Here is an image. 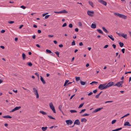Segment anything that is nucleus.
<instances>
[{
	"instance_id": "1",
	"label": "nucleus",
	"mask_w": 131,
	"mask_h": 131,
	"mask_svg": "<svg viewBox=\"0 0 131 131\" xmlns=\"http://www.w3.org/2000/svg\"><path fill=\"white\" fill-rule=\"evenodd\" d=\"M114 14L115 16H118L120 18H121L124 19H126L127 18V16H126L120 14L118 13H114Z\"/></svg>"
},
{
	"instance_id": "2",
	"label": "nucleus",
	"mask_w": 131,
	"mask_h": 131,
	"mask_svg": "<svg viewBox=\"0 0 131 131\" xmlns=\"http://www.w3.org/2000/svg\"><path fill=\"white\" fill-rule=\"evenodd\" d=\"M106 84H100L98 88L101 90H103L106 89Z\"/></svg>"
},
{
	"instance_id": "3",
	"label": "nucleus",
	"mask_w": 131,
	"mask_h": 131,
	"mask_svg": "<svg viewBox=\"0 0 131 131\" xmlns=\"http://www.w3.org/2000/svg\"><path fill=\"white\" fill-rule=\"evenodd\" d=\"M49 105L50 108L52 110L53 113H56V112L54 108V106L53 105L52 103V102L50 103L49 104Z\"/></svg>"
},
{
	"instance_id": "4",
	"label": "nucleus",
	"mask_w": 131,
	"mask_h": 131,
	"mask_svg": "<svg viewBox=\"0 0 131 131\" xmlns=\"http://www.w3.org/2000/svg\"><path fill=\"white\" fill-rule=\"evenodd\" d=\"M33 92L34 93V94L36 95V98H38L39 97V95L37 89L35 88H33Z\"/></svg>"
},
{
	"instance_id": "5",
	"label": "nucleus",
	"mask_w": 131,
	"mask_h": 131,
	"mask_svg": "<svg viewBox=\"0 0 131 131\" xmlns=\"http://www.w3.org/2000/svg\"><path fill=\"white\" fill-rule=\"evenodd\" d=\"M123 81H120L118 82L114 85V86H117L118 87H122V84L123 83Z\"/></svg>"
},
{
	"instance_id": "6",
	"label": "nucleus",
	"mask_w": 131,
	"mask_h": 131,
	"mask_svg": "<svg viewBox=\"0 0 131 131\" xmlns=\"http://www.w3.org/2000/svg\"><path fill=\"white\" fill-rule=\"evenodd\" d=\"M94 13L93 11H91L88 10L87 11V14L89 16L91 17H93V14Z\"/></svg>"
},
{
	"instance_id": "7",
	"label": "nucleus",
	"mask_w": 131,
	"mask_h": 131,
	"mask_svg": "<svg viewBox=\"0 0 131 131\" xmlns=\"http://www.w3.org/2000/svg\"><path fill=\"white\" fill-rule=\"evenodd\" d=\"M106 84L107 88L109 87L114 85V82H111L108 83L107 84Z\"/></svg>"
},
{
	"instance_id": "8",
	"label": "nucleus",
	"mask_w": 131,
	"mask_h": 131,
	"mask_svg": "<svg viewBox=\"0 0 131 131\" xmlns=\"http://www.w3.org/2000/svg\"><path fill=\"white\" fill-rule=\"evenodd\" d=\"M66 123L67 125H70L73 123L72 121L71 120H68L66 121Z\"/></svg>"
},
{
	"instance_id": "9",
	"label": "nucleus",
	"mask_w": 131,
	"mask_h": 131,
	"mask_svg": "<svg viewBox=\"0 0 131 131\" xmlns=\"http://www.w3.org/2000/svg\"><path fill=\"white\" fill-rule=\"evenodd\" d=\"M69 81V80H66L65 81V82L64 83V86H66V85H67V83H68V84H67V85H68L69 84H71L72 83V82H69L68 83V82Z\"/></svg>"
},
{
	"instance_id": "10",
	"label": "nucleus",
	"mask_w": 131,
	"mask_h": 131,
	"mask_svg": "<svg viewBox=\"0 0 131 131\" xmlns=\"http://www.w3.org/2000/svg\"><path fill=\"white\" fill-rule=\"evenodd\" d=\"M80 124V122L79 121V120L78 119L76 120L74 123V124H76L77 125H79Z\"/></svg>"
},
{
	"instance_id": "11",
	"label": "nucleus",
	"mask_w": 131,
	"mask_h": 131,
	"mask_svg": "<svg viewBox=\"0 0 131 131\" xmlns=\"http://www.w3.org/2000/svg\"><path fill=\"white\" fill-rule=\"evenodd\" d=\"M99 2L105 6H106L107 5V3L103 0H100V1H99Z\"/></svg>"
},
{
	"instance_id": "12",
	"label": "nucleus",
	"mask_w": 131,
	"mask_h": 131,
	"mask_svg": "<svg viewBox=\"0 0 131 131\" xmlns=\"http://www.w3.org/2000/svg\"><path fill=\"white\" fill-rule=\"evenodd\" d=\"M40 80L42 81V82L43 84H46V82L44 80L43 78L41 76H40Z\"/></svg>"
},
{
	"instance_id": "13",
	"label": "nucleus",
	"mask_w": 131,
	"mask_h": 131,
	"mask_svg": "<svg viewBox=\"0 0 131 131\" xmlns=\"http://www.w3.org/2000/svg\"><path fill=\"white\" fill-rule=\"evenodd\" d=\"M103 108V107H101V108H98L97 109H96L95 110H94V111H93V112H97L98 111H99L101 110Z\"/></svg>"
},
{
	"instance_id": "14",
	"label": "nucleus",
	"mask_w": 131,
	"mask_h": 131,
	"mask_svg": "<svg viewBox=\"0 0 131 131\" xmlns=\"http://www.w3.org/2000/svg\"><path fill=\"white\" fill-rule=\"evenodd\" d=\"M124 125V126H131V125L129 123L127 122H125Z\"/></svg>"
},
{
	"instance_id": "15",
	"label": "nucleus",
	"mask_w": 131,
	"mask_h": 131,
	"mask_svg": "<svg viewBox=\"0 0 131 131\" xmlns=\"http://www.w3.org/2000/svg\"><path fill=\"white\" fill-rule=\"evenodd\" d=\"M127 35L126 34H124L123 33L121 34V36H122L124 38L127 39Z\"/></svg>"
},
{
	"instance_id": "16",
	"label": "nucleus",
	"mask_w": 131,
	"mask_h": 131,
	"mask_svg": "<svg viewBox=\"0 0 131 131\" xmlns=\"http://www.w3.org/2000/svg\"><path fill=\"white\" fill-rule=\"evenodd\" d=\"M108 36L112 40L114 41V38L113 37V36L112 35H108Z\"/></svg>"
},
{
	"instance_id": "17",
	"label": "nucleus",
	"mask_w": 131,
	"mask_h": 131,
	"mask_svg": "<svg viewBox=\"0 0 131 131\" xmlns=\"http://www.w3.org/2000/svg\"><path fill=\"white\" fill-rule=\"evenodd\" d=\"M88 3L91 6L93 7H94L93 3L92 2L89 1H88Z\"/></svg>"
},
{
	"instance_id": "18",
	"label": "nucleus",
	"mask_w": 131,
	"mask_h": 131,
	"mask_svg": "<svg viewBox=\"0 0 131 131\" xmlns=\"http://www.w3.org/2000/svg\"><path fill=\"white\" fill-rule=\"evenodd\" d=\"M3 117L4 118H12V117L11 116H10L8 115L4 116H3Z\"/></svg>"
},
{
	"instance_id": "19",
	"label": "nucleus",
	"mask_w": 131,
	"mask_h": 131,
	"mask_svg": "<svg viewBox=\"0 0 131 131\" xmlns=\"http://www.w3.org/2000/svg\"><path fill=\"white\" fill-rule=\"evenodd\" d=\"M102 28L104 31L106 33H108L109 32L106 29L105 27H103Z\"/></svg>"
},
{
	"instance_id": "20",
	"label": "nucleus",
	"mask_w": 131,
	"mask_h": 131,
	"mask_svg": "<svg viewBox=\"0 0 131 131\" xmlns=\"http://www.w3.org/2000/svg\"><path fill=\"white\" fill-rule=\"evenodd\" d=\"M87 121V120L84 118H82L81 119V122H85Z\"/></svg>"
},
{
	"instance_id": "21",
	"label": "nucleus",
	"mask_w": 131,
	"mask_h": 131,
	"mask_svg": "<svg viewBox=\"0 0 131 131\" xmlns=\"http://www.w3.org/2000/svg\"><path fill=\"white\" fill-rule=\"evenodd\" d=\"M91 27V28H95L96 27V25L95 24H92Z\"/></svg>"
},
{
	"instance_id": "22",
	"label": "nucleus",
	"mask_w": 131,
	"mask_h": 131,
	"mask_svg": "<svg viewBox=\"0 0 131 131\" xmlns=\"http://www.w3.org/2000/svg\"><path fill=\"white\" fill-rule=\"evenodd\" d=\"M22 57L23 60H24L26 57L25 54L24 53H23L22 54Z\"/></svg>"
},
{
	"instance_id": "23",
	"label": "nucleus",
	"mask_w": 131,
	"mask_h": 131,
	"mask_svg": "<svg viewBox=\"0 0 131 131\" xmlns=\"http://www.w3.org/2000/svg\"><path fill=\"white\" fill-rule=\"evenodd\" d=\"M47 127H42L41 128V129L43 131H45L47 129Z\"/></svg>"
},
{
	"instance_id": "24",
	"label": "nucleus",
	"mask_w": 131,
	"mask_h": 131,
	"mask_svg": "<svg viewBox=\"0 0 131 131\" xmlns=\"http://www.w3.org/2000/svg\"><path fill=\"white\" fill-rule=\"evenodd\" d=\"M62 105H59V110H60V111H61V112L63 114V112L61 110V108H62Z\"/></svg>"
},
{
	"instance_id": "25",
	"label": "nucleus",
	"mask_w": 131,
	"mask_h": 131,
	"mask_svg": "<svg viewBox=\"0 0 131 131\" xmlns=\"http://www.w3.org/2000/svg\"><path fill=\"white\" fill-rule=\"evenodd\" d=\"M39 113L42 114L43 115H47V113L43 111H40L39 112Z\"/></svg>"
},
{
	"instance_id": "26",
	"label": "nucleus",
	"mask_w": 131,
	"mask_h": 131,
	"mask_svg": "<svg viewBox=\"0 0 131 131\" xmlns=\"http://www.w3.org/2000/svg\"><path fill=\"white\" fill-rule=\"evenodd\" d=\"M80 82L81 84L82 85H84L86 84V82H83L81 80L80 81Z\"/></svg>"
},
{
	"instance_id": "27",
	"label": "nucleus",
	"mask_w": 131,
	"mask_h": 131,
	"mask_svg": "<svg viewBox=\"0 0 131 131\" xmlns=\"http://www.w3.org/2000/svg\"><path fill=\"white\" fill-rule=\"evenodd\" d=\"M122 129V128L121 127L119 128H117L116 129L112 130V131H118L121 130Z\"/></svg>"
},
{
	"instance_id": "28",
	"label": "nucleus",
	"mask_w": 131,
	"mask_h": 131,
	"mask_svg": "<svg viewBox=\"0 0 131 131\" xmlns=\"http://www.w3.org/2000/svg\"><path fill=\"white\" fill-rule=\"evenodd\" d=\"M97 31L100 34H103V31L101 29H97Z\"/></svg>"
},
{
	"instance_id": "29",
	"label": "nucleus",
	"mask_w": 131,
	"mask_h": 131,
	"mask_svg": "<svg viewBox=\"0 0 131 131\" xmlns=\"http://www.w3.org/2000/svg\"><path fill=\"white\" fill-rule=\"evenodd\" d=\"M75 78L77 81H78L80 80V78L79 77H75Z\"/></svg>"
},
{
	"instance_id": "30",
	"label": "nucleus",
	"mask_w": 131,
	"mask_h": 131,
	"mask_svg": "<svg viewBox=\"0 0 131 131\" xmlns=\"http://www.w3.org/2000/svg\"><path fill=\"white\" fill-rule=\"evenodd\" d=\"M70 111L71 113H77V112L75 110H70Z\"/></svg>"
},
{
	"instance_id": "31",
	"label": "nucleus",
	"mask_w": 131,
	"mask_h": 131,
	"mask_svg": "<svg viewBox=\"0 0 131 131\" xmlns=\"http://www.w3.org/2000/svg\"><path fill=\"white\" fill-rule=\"evenodd\" d=\"M119 44L120 46L121 47H122L124 46V43L122 42H120L119 43Z\"/></svg>"
},
{
	"instance_id": "32",
	"label": "nucleus",
	"mask_w": 131,
	"mask_h": 131,
	"mask_svg": "<svg viewBox=\"0 0 131 131\" xmlns=\"http://www.w3.org/2000/svg\"><path fill=\"white\" fill-rule=\"evenodd\" d=\"M20 106L14 108L15 110V111L18 110L21 108Z\"/></svg>"
},
{
	"instance_id": "33",
	"label": "nucleus",
	"mask_w": 131,
	"mask_h": 131,
	"mask_svg": "<svg viewBox=\"0 0 131 131\" xmlns=\"http://www.w3.org/2000/svg\"><path fill=\"white\" fill-rule=\"evenodd\" d=\"M46 51L48 53H52V52L50 50L48 49H46Z\"/></svg>"
},
{
	"instance_id": "34",
	"label": "nucleus",
	"mask_w": 131,
	"mask_h": 131,
	"mask_svg": "<svg viewBox=\"0 0 131 131\" xmlns=\"http://www.w3.org/2000/svg\"><path fill=\"white\" fill-rule=\"evenodd\" d=\"M84 104V103H83L80 104V105L79 106V107H78V108H80L82 107L83 106Z\"/></svg>"
},
{
	"instance_id": "35",
	"label": "nucleus",
	"mask_w": 131,
	"mask_h": 131,
	"mask_svg": "<svg viewBox=\"0 0 131 131\" xmlns=\"http://www.w3.org/2000/svg\"><path fill=\"white\" fill-rule=\"evenodd\" d=\"M27 64L30 66H31L32 65V64L31 62H28L27 63Z\"/></svg>"
},
{
	"instance_id": "36",
	"label": "nucleus",
	"mask_w": 131,
	"mask_h": 131,
	"mask_svg": "<svg viewBox=\"0 0 131 131\" xmlns=\"http://www.w3.org/2000/svg\"><path fill=\"white\" fill-rule=\"evenodd\" d=\"M48 117L50 119H55V118L52 117L50 115H48Z\"/></svg>"
},
{
	"instance_id": "37",
	"label": "nucleus",
	"mask_w": 131,
	"mask_h": 131,
	"mask_svg": "<svg viewBox=\"0 0 131 131\" xmlns=\"http://www.w3.org/2000/svg\"><path fill=\"white\" fill-rule=\"evenodd\" d=\"M75 45V41L73 40V41L72 42L71 45L72 46Z\"/></svg>"
},
{
	"instance_id": "38",
	"label": "nucleus",
	"mask_w": 131,
	"mask_h": 131,
	"mask_svg": "<svg viewBox=\"0 0 131 131\" xmlns=\"http://www.w3.org/2000/svg\"><path fill=\"white\" fill-rule=\"evenodd\" d=\"M86 110V109H84L82 110H81V111L79 112L80 113H82L84 112Z\"/></svg>"
},
{
	"instance_id": "39",
	"label": "nucleus",
	"mask_w": 131,
	"mask_h": 131,
	"mask_svg": "<svg viewBox=\"0 0 131 131\" xmlns=\"http://www.w3.org/2000/svg\"><path fill=\"white\" fill-rule=\"evenodd\" d=\"M116 120H115V119L114 120H113L112 122V124H114L116 122Z\"/></svg>"
},
{
	"instance_id": "40",
	"label": "nucleus",
	"mask_w": 131,
	"mask_h": 131,
	"mask_svg": "<svg viewBox=\"0 0 131 131\" xmlns=\"http://www.w3.org/2000/svg\"><path fill=\"white\" fill-rule=\"evenodd\" d=\"M55 53L57 54V55L59 57V52L58 51H57L56 52H55Z\"/></svg>"
},
{
	"instance_id": "41",
	"label": "nucleus",
	"mask_w": 131,
	"mask_h": 131,
	"mask_svg": "<svg viewBox=\"0 0 131 131\" xmlns=\"http://www.w3.org/2000/svg\"><path fill=\"white\" fill-rule=\"evenodd\" d=\"M62 10L63 13H68V12L65 10Z\"/></svg>"
},
{
	"instance_id": "42",
	"label": "nucleus",
	"mask_w": 131,
	"mask_h": 131,
	"mask_svg": "<svg viewBox=\"0 0 131 131\" xmlns=\"http://www.w3.org/2000/svg\"><path fill=\"white\" fill-rule=\"evenodd\" d=\"M69 26L70 28H71L73 27L72 25L71 24H69Z\"/></svg>"
},
{
	"instance_id": "43",
	"label": "nucleus",
	"mask_w": 131,
	"mask_h": 131,
	"mask_svg": "<svg viewBox=\"0 0 131 131\" xmlns=\"http://www.w3.org/2000/svg\"><path fill=\"white\" fill-rule=\"evenodd\" d=\"M67 24L66 23H64L62 25V27H64L67 26Z\"/></svg>"
},
{
	"instance_id": "44",
	"label": "nucleus",
	"mask_w": 131,
	"mask_h": 131,
	"mask_svg": "<svg viewBox=\"0 0 131 131\" xmlns=\"http://www.w3.org/2000/svg\"><path fill=\"white\" fill-rule=\"evenodd\" d=\"M89 115V114H88L87 113H85L82 116H88Z\"/></svg>"
},
{
	"instance_id": "45",
	"label": "nucleus",
	"mask_w": 131,
	"mask_h": 131,
	"mask_svg": "<svg viewBox=\"0 0 131 131\" xmlns=\"http://www.w3.org/2000/svg\"><path fill=\"white\" fill-rule=\"evenodd\" d=\"M20 7L24 9L26 8V7L22 5L20 6Z\"/></svg>"
},
{
	"instance_id": "46",
	"label": "nucleus",
	"mask_w": 131,
	"mask_h": 131,
	"mask_svg": "<svg viewBox=\"0 0 131 131\" xmlns=\"http://www.w3.org/2000/svg\"><path fill=\"white\" fill-rule=\"evenodd\" d=\"M50 16V15H47L45 17V18L46 19H47Z\"/></svg>"
},
{
	"instance_id": "47",
	"label": "nucleus",
	"mask_w": 131,
	"mask_h": 131,
	"mask_svg": "<svg viewBox=\"0 0 131 131\" xmlns=\"http://www.w3.org/2000/svg\"><path fill=\"white\" fill-rule=\"evenodd\" d=\"M113 101H106L105 102V103H112L113 102Z\"/></svg>"
},
{
	"instance_id": "48",
	"label": "nucleus",
	"mask_w": 131,
	"mask_h": 131,
	"mask_svg": "<svg viewBox=\"0 0 131 131\" xmlns=\"http://www.w3.org/2000/svg\"><path fill=\"white\" fill-rule=\"evenodd\" d=\"M121 51L123 53H124L125 52V49L124 48L122 49L121 50Z\"/></svg>"
},
{
	"instance_id": "49",
	"label": "nucleus",
	"mask_w": 131,
	"mask_h": 131,
	"mask_svg": "<svg viewBox=\"0 0 131 131\" xmlns=\"http://www.w3.org/2000/svg\"><path fill=\"white\" fill-rule=\"evenodd\" d=\"M14 22V21H9L8 23L10 24H12Z\"/></svg>"
},
{
	"instance_id": "50",
	"label": "nucleus",
	"mask_w": 131,
	"mask_h": 131,
	"mask_svg": "<svg viewBox=\"0 0 131 131\" xmlns=\"http://www.w3.org/2000/svg\"><path fill=\"white\" fill-rule=\"evenodd\" d=\"M100 95V94H98L97 95H96L95 96V97L96 99H98L99 98V96Z\"/></svg>"
},
{
	"instance_id": "51",
	"label": "nucleus",
	"mask_w": 131,
	"mask_h": 131,
	"mask_svg": "<svg viewBox=\"0 0 131 131\" xmlns=\"http://www.w3.org/2000/svg\"><path fill=\"white\" fill-rule=\"evenodd\" d=\"M108 46V45H105L103 47L104 48H106Z\"/></svg>"
},
{
	"instance_id": "52",
	"label": "nucleus",
	"mask_w": 131,
	"mask_h": 131,
	"mask_svg": "<svg viewBox=\"0 0 131 131\" xmlns=\"http://www.w3.org/2000/svg\"><path fill=\"white\" fill-rule=\"evenodd\" d=\"M35 75H37L38 77V78H39V74H38L37 73V72H36L35 73Z\"/></svg>"
},
{
	"instance_id": "53",
	"label": "nucleus",
	"mask_w": 131,
	"mask_h": 131,
	"mask_svg": "<svg viewBox=\"0 0 131 131\" xmlns=\"http://www.w3.org/2000/svg\"><path fill=\"white\" fill-rule=\"evenodd\" d=\"M79 45L80 46H82L83 45V44L82 42H80L79 43Z\"/></svg>"
},
{
	"instance_id": "54",
	"label": "nucleus",
	"mask_w": 131,
	"mask_h": 131,
	"mask_svg": "<svg viewBox=\"0 0 131 131\" xmlns=\"http://www.w3.org/2000/svg\"><path fill=\"white\" fill-rule=\"evenodd\" d=\"M53 35H48V36L49 38L52 37H53Z\"/></svg>"
},
{
	"instance_id": "55",
	"label": "nucleus",
	"mask_w": 131,
	"mask_h": 131,
	"mask_svg": "<svg viewBox=\"0 0 131 131\" xmlns=\"http://www.w3.org/2000/svg\"><path fill=\"white\" fill-rule=\"evenodd\" d=\"M92 83H95L96 84H98V82L95 81H93L92 82Z\"/></svg>"
},
{
	"instance_id": "56",
	"label": "nucleus",
	"mask_w": 131,
	"mask_h": 131,
	"mask_svg": "<svg viewBox=\"0 0 131 131\" xmlns=\"http://www.w3.org/2000/svg\"><path fill=\"white\" fill-rule=\"evenodd\" d=\"M112 46L115 49L116 48V46L114 44H113L112 45Z\"/></svg>"
},
{
	"instance_id": "57",
	"label": "nucleus",
	"mask_w": 131,
	"mask_h": 131,
	"mask_svg": "<svg viewBox=\"0 0 131 131\" xmlns=\"http://www.w3.org/2000/svg\"><path fill=\"white\" fill-rule=\"evenodd\" d=\"M63 45L62 44H60V45H59V47L60 48H62V47H63Z\"/></svg>"
},
{
	"instance_id": "58",
	"label": "nucleus",
	"mask_w": 131,
	"mask_h": 131,
	"mask_svg": "<svg viewBox=\"0 0 131 131\" xmlns=\"http://www.w3.org/2000/svg\"><path fill=\"white\" fill-rule=\"evenodd\" d=\"M93 94V93L92 92H90V93H89L88 94V95L89 96H90V95H92V94Z\"/></svg>"
},
{
	"instance_id": "59",
	"label": "nucleus",
	"mask_w": 131,
	"mask_h": 131,
	"mask_svg": "<svg viewBox=\"0 0 131 131\" xmlns=\"http://www.w3.org/2000/svg\"><path fill=\"white\" fill-rule=\"evenodd\" d=\"M75 94H74L71 96L70 98V99H71L72 98L75 96Z\"/></svg>"
},
{
	"instance_id": "60",
	"label": "nucleus",
	"mask_w": 131,
	"mask_h": 131,
	"mask_svg": "<svg viewBox=\"0 0 131 131\" xmlns=\"http://www.w3.org/2000/svg\"><path fill=\"white\" fill-rule=\"evenodd\" d=\"M5 31V30H2L1 31V32L2 33H4Z\"/></svg>"
},
{
	"instance_id": "61",
	"label": "nucleus",
	"mask_w": 131,
	"mask_h": 131,
	"mask_svg": "<svg viewBox=\"0 0 131 131\" xmlns=\"http://www.w3.org/2000/svg\"><path fill=\"white\" fill-rule=\"evenodd\" d=\"M37 31H38V32L39 34H40L41 32V31L40 30H38Z\"/></svg>"
},
{
	"instance_id": "62",
	"label": "nucleus",
	"mask_w": 131,
	"mask_h": 131,
	"mask_svg": "<svg viewBox=\"0 0 131 131\" xmlns=\"http://www.w3.org/2000/svg\"><path fill=\"white\" fill-rule=\"evenodd\" d=\"M97 91V90H95L93 91V92L94 93H95Z\"/></svg>"
},
{
	"instance_id": "63",
	"label": "nucleus",
	"mask_w": 131,
	"mask_h": 131,
	"mask_svg": "<svg viewBox=\"0 0 131 131\" xmlns=\"http://www.w3.org/2000/svg\"><path fill=\"white\" fill-rule=\"evenodd\" d=\"M75 31L76 32H78V28H76L75 29Z\"/></svg>"
},
{
	"instance_id": "64",
	"label": "nucleus",
	"mask_w": 131,
	"mask_h": 131,
	"mask_svg": "<svg viewBox=\"0 0 131 131\" xmlns=\"http://www.w3.org/2000/svg\"><path fill=\"white\" fill-rule=\"evenodd\" d=\"M0 47H1V48H2V49H4L5 48V47H4V46H0Z\"/></svg>"
}]
</instances>
